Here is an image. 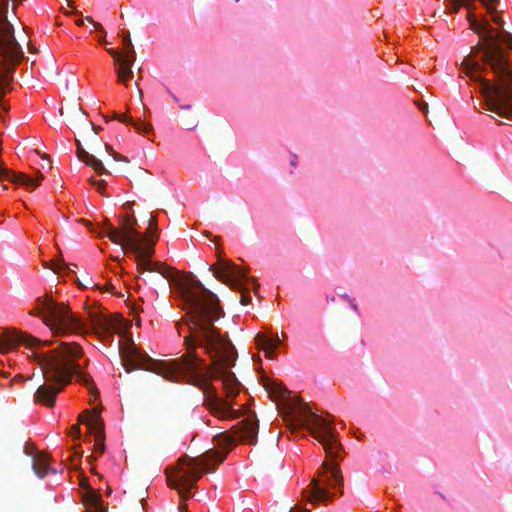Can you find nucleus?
Returning a JSON list of instances; mask_svg holds the SVG:
<instances>
[{"label":"nucleus","instance_id":"obj_1","mask_svg":"<svg viewBox=\"0 0 512 512\" xmlns=\"http://www.w3.org/2000/svg\"><path fill=\"white\" fill-rule=\"evenodd\" d=\"M107 237L136 254L140 272H156L175 286L180 307L185 311L189 333L184 336L186 353L171 361H156L141 352L134 343L121 350V360L127 372L136 369L151 371L169 381H187L204 392V405L220 420L245 418L231 430H258L254 411L235 408L229 400L238 395L241 383L230 370L236 363L237 351L232 342L222 336L214 323L224 314L218 297L193 275H184L162 262L151 260L155 242L147 240L132 224L121 223L119 228L108 224Z\"/></svg>","mask_w":512,"mask_h":512},{"label":"nucleus","instance_id":"obj_2","mask_svg":"<svg viewBox=\"0 0 512 512\" xmlns=\"http://www.w3.org/2000/svg\"><path fill=\"white\" fill-rule=\"evenodd\" d=\"M20 344L33 349L29 357L40 366L45 381L51 383L38 387L34 395L35 403L45 404L48 407L54 406L57 394L73 376L88 387L94 399L98 397L99 391L93 384L91 376L84 373L77 362L83 355L82 348L77 343L60 342L56 348L44 352L41 348L51 345V341H41L16 329H4L1 332L0 352L6 353Z\"/></svg>","mask_w":512,"mask_h":512},{"label":"nucleus","instance_id":"obj_3","mask_svg":"<svg viewBox=\"0 0 512 512\" xmlns=\"http://www.w3.org/2000/svg\"><path fill=\"white\" fill-rule=\"evenodd\" d=\"M462 66L465 75L479 84L488 110L512 119V69L503 48L491 43L485 48L484 66L468 60Z\"/></svg>","mask_w":512,"mask_h":512},{"label":"nucleus","instance_id":"obj_4","mask_svg":"<svg viewBox=\"0 0 512 512\" xmlns=\"http://www.w3.org/2000/svg\"><path fill=\"white\" fill-rule=\"evenodd\" d=\"M265 388L273 400H283L286 416L292 417L299 425L307 428L313 437L322 444L325 453L331 459L340 457L341 444L337 440L332 423L315 414L309 405L300 398L291 397V392L282 383L269 381Z\"/></svg>","mask_w":512,"mask_h":512},{"label":"nucleus","instance_id":"obj_5","mask_svg":"<svg viewBox=\"0 0 512 512\" xmlns=\"http://www.w3.org/2000/svg\"><path fill=\"white\" fill-rule=\"evenodd\" d=\"M35 314L41 315L43 322L57 336L86 331L84 322L68 306L56 302L51 296L37 299Z\"/></svg>","mask_w":512,"mask_h":512},{"label":"nucleus","instance_id":"obj_6","mask_svg":"<svg viewBox=\"0 0 512 512\" xmlns=\"http://www.w3.org/2000/svg\"><path fill=\"white\" fill-rule=\"evenodd\" d=\"M23 58L20 45L14 37V28L7 20L0 22V109L7 110L4 96L13 67Z\"/></svg>","mask_w":512,"mask_h":512},{"label":"nucleus","instance_id":"obj_7","mask_svg":"<svg viewBox=\"0 0 512 512\" xmlns=\"http://www.w3.org/2000/svg\"><path fill=\"white\" fill-rule=\"evenodd\" d=\"M343 477L338 464L322 463L317 477L311 480V487L303 491V496L312 504L332 501L334 494L330 489L342 487Z\"/></svg>","mask_w":512,"mask_h":512},{"label":"nucleus","instance_id":"obj_8","mask_svg":"<svg viewBox=\"0 0 512 512\" xmlns=\"http://www.w3.org/2000/svg\"><path fill=\"white\" fill-rule=\"evenodd\" d=\"M122 41L124 47L126 48V52L122 53L112 48L107 49V51L117 64L115 69L117 82L127 85V82L134 76L132 68L136 61V51L132 44L129 33L123 36Z\"/></svg>","mask_w":512,"mask_h":512},{"label":"nucleus","instance_id":"obj_9","mask_svg":"<svg viewBox=\"0 0 512 512\" xmlns=\"http://www.w3.org/2000/svg\"><path fill=\"white\" fill-rule=\"evenodd\" d=\"M209 269L218 280L229 284L232 287H240L241 281L244 279L250 280L253 283L254 291H256L260 286L255 278H247V270L236 266L231 261L219 259L217 264L210 266Z\"/></svg>","mask_w":512,"mask_h":512},{"label":"nucleus","instance_id":"obj_10","mask_svg":"<svg viewBox=\"0 0 512 512\" xmlns=\"http://www.w3.org/2000/svg\"><path fill=\"white\" fill-rule=\"evenodd\" d=\"M90 326L98 335L112 334L118 329V316L106 315L102 311L89 312Z\"/></svg>","mask_w":512,"mask_h":512},{"label":"nucleus","instance_id":"obj_11","mask_svg":"<svg viewBox=\"0 0 512 512\" xmlns=\"http://www.w3.org/2000/svg\"><path fill=\"white\" fill-rule=\"evenodd\" d=\"M76 143H77V156L81 161H83L85 164H87L88 166L93 168L94 171L98 175L109 174V172L105 169L101 160H99L94 155L88 153L84 149V147L82 146L81 142L78 139H76Z\"/></svg>","mask_w":512,"mask_h":512},{"label":"nucleus","instance_id":"obj_12","mask_svg":"<svg viewBox=\"0 0 512 512\" xmlns=\"http://www.w3.org/2000/svg\"><path fill=\"white\" fill-rule=\"evenodd\" d=\"M85 413L89 414L90 417L85 419L82 415H79V422L86 424L90 433L96 436L104 435V423L100 415V411L94 409L89 412L88 410Z\"/></svg>","mask_w":512,"mask_h":512},{"label":"nucleus","instance_id":"obj_13","mask_svg":"<svg viewBox=\"0 0 512 512\" xmlns=\"http://www.w3.org/2000/svg\"><path fill=\"white\" fill-rule=\"evenodd\" d=\"M255 342L259 348L264 350L265 356L270 359L274 358V349L280 345V340L278 337L272 339L260 333L256 335Z\"/></svg>","mask_w":512,"mask_h":512},{"label":"nucleus","instance_id":"obj_14","mask_svg":"<svg viewBox=\"0 0 512 512\" xmlns=\"http://www.w3.org/2000/svg\"><path fill=\"white\" fill-rule=\"evenodd\" d=\"M7 173L11 176L10 182L22 184L27 187H37L40 184L41 179H43V175L41 173L39 174V178L37 180L30 178L24 173H17L14 171Z\"/></svg>","mask_w":512,"mask_h":512},{"label":"nucleus","instance_id":"obj_15","mask_svg":"<svg viewBox=\"0 0 512 512\" xmlns=\"http://www.w3.org/2000/svg\"><path fill=\"white\" fill-rule=\"evenodd\" d=\"M33 470L40 478H44L49 471L56 473L55 470L49 467L46 457L39 456L33 460Z\"/></svg>","mask_w":512,"mask_h":512},{"label":"nucleus","instance_id":"obj_16","mask_svg":"<svg viewBox=\"0 0 512 512\" xmlns=\"http://www.w3.org/2000/svg\"><path fill=\"white\" fill-rule=\"evenodd\" d=\"M87 501L91 503L95 512H107V508L103 506L100 495L94 490L91 491V495H87Z\"/></svg>","mask_w":512,"mask_h":512},{"label":"nucleus","instance_id":"obj_17","mask_svg":"<svg viewBox=\"0 0 512 512\" xmlns=\"http://www.w3.org/2000/svg\"><path fill=\"white\" fill-rule=\"evenodd\" d=\"M496 39L498 45H500L499 42H502L512 51V34L510 32L503 30L496 36Z\"/></svg>","mask_w":512,"mask_h":512},{"label":"nucleus","instance_id":"obj_18","mask_svg":"<svg viewBox=\"0 0 512 512\" xmlns=\"http://www.w3.org/2000/svg\"><path fill=\"white\" fill-rule=\"evenodd\" d=\"M447 6H449L451 13H458L462 7L467 9L469 3L462 0H451L447 2Z\"/></svg>","mask_w":512,"mask_h":512},{"label":"nucleus","instance_id":"obj_19","mask_svg":"<svg viewBox=\"0 0 512 512\" xmlns=\"http://www.w3.org/2000/svg\"><path fill=\"white\" fill-rule=\"evenodd\" d=\"M49 268L56 273L60 272L64 268L71 270L70 267L64 263V260L61 256L57 259L52 260Z\"/></svg>","mask_w":512,"mask_h":512},{"label":"nucleus","instance_id":"obj_20","mask_svg":"<svg viewBox=\"0 0 512 512\" xmlns=\"http://www.w3.org/2000/svg\"><path fill=\"white\" fill-rule=\"evenodd\" d=\"M138 132H142V133H149L152 131V126L151 124L149 123H145V122H133V125H132Z\"/></svg>","mask_w":512,"mask_h":512},{"label":"nucleus","instance_id":"obj_21","mask_svg":"<svg viewBox=\"0 0 512 512\" xmlns=\"http://www.w3.org/2000/svg\"><path fill=\"white\" fill-rule=\"evenodd\" d=\"M95 450L103 453L105 451L104 435L95 437Z\"/></svg>","mask_w":512,"mask_h":512},{"label":"nucleus","instance_id":"obj_22","mask_svg":"<svg viewBox=\"0 0 512 512\" xmlns=\"http://www.w3.org/2000/svg\"><path fill=\"white\" fill-rule=\"evenodd\" d=\"M483 5L486 7L487 9V12L489 14H492L495 10H496V3L499 1V0H481Z\"/></svg>","mask_w":512,"mask_h":512},{"label":"nucleus","instance_id":"obj_23","mask_svg":"<svg viewBox=\"0 0 512 512\" xmlns=\"http://www.w3.org/2000/svg\"><path fill=\"white\" fill-rule=\"evenodd\" d=\"M112 118H117L120 122L130 123L131 125H133V122H135L130 116L126 114H114Z\"/></svg>","mask_w":512,"mask_h":512},{"label":"nucleus","instance_id":"obj_24","mask_svg":"<svg viewBox=\"0 0 512 512\" xmlns=\"http://www.w3.org/2000/svg\"><path fill=\"white\" fill-rule=\"evenodd\" d=\"M69 434L74 439H78L81 436L79 424H74L69 431Z\"/></svg>","mask_w":512,"mask_h":512},{"label":"nucleus","instance_id":"obj_25","mask_svg":"<svg viewBox=\"0 0 512 512\" xmlns=\"http://www.w3.org/2000/svg\"><path fill=\"white\" fill-rule=\"evenodd\" d=\"M146 237L147 240H153L155 243H156V240L158 238L157 236V228H150L149 227V230L147 232V235H144Z\"/></svg>","mask_w":512,"mask_h":512},{"label":"nucleus","instance_id":"obj_26","mask_svg":"<svg viewBox=\"0 0 512 512\" xmlns=\"http://www.w3.org/2000/svg\"><path fill=\"white\" fill-rule=\"evenodd\" d=\"M108 224H111V223L109 222L108 219H105L104 226L99 227V231H97L99 237H104V236L107 237Z\"/></svg>","mask_w":512,"mask_h":512},{"label":"nucleus","instance_id":"obj_27","mask_svg":"<svg viewBox=\"0 0 512 512\" xmlns=\"http://www.w3.org/2000/svg\"><path fill=\"white\" fill-rule=\"evenodd\" d=\"M6 172H12V170H9L7 168H0V179L2 181H10L11 176Z\"/></svg>","mask_w":512,"mask_h":512},{"label":"nucleus","instance_id":"obj_28","mask_svg":"<svg viewBox=\"0 0 512 512\" xmlns=\"http://www.w3.org/2000/svg\"><path fill=\"white\" fill-rule=\"evenodd\" d=\"M122 222L125 224H132L133 227H135V225H137V219L133 215H129V214L123 218Z\"/></svg>","mask_w":512,"mask_h":512},{"label":"nucleus","instance_id":"obj_29","mask_svg":"<svg viewBox=\"0 0 512 512\" xmlns=\"http://www.w3.org/2000/svg\"><path fill=\"white\" fill-rule=\"evenodd\" d=\"M196 125H197V121L195 119H186V120H184V126L187 129H189V130L195 128Z\"/></svg>","mask_w":512,"mask_h":512},{"label":"nucleus","instance_id":"obj_30","mask_svg":"<svg viewBox=\"0 0 512 512\" xmlns=\"http://www.w3.org/2000/svg\"><path fill=\"white\" fill-rule=\"evenodd\" d=\"M97 190L104 195V189L106 187V181L105 180H98L97 185L95 186Z\"/></svg>","mask_w":512,"mask_h":512},{"label":"nucleus","instance_id":"obj_31","mask_svg":"<svg viewBox=\"0 0 512 512\" xmlns=\"http://www.w3.org/2000/svg\"><path fill=\"white\" fill-rule=\"evenodd\" d=\"M148 224L150 228H157V217L156 215H150V218L148 220Z\"/></svg>","mask_w":512,"mask_h":512},{"label":"nucleus","instance_id":"obj_32","mask_svg":"<svg viewBox=\"0 0 512 512\" xmlns=\"http://www.w3.org/2000/svg\"><path fill=\"white\" fill-rule=\"evenodd\" d=\"M80 222L83 223L91 232H96V229L90 221L81 219Z\"/></svg>","mask_w":512,"mask_h":512},{"label":"nucleus","instance_id":"obj_33","mask_svg":"<svg viewBox=\"0 0 512 512\" xmlns=\"http://www.w3.org/2000/svg\"><path fill=\"white\" fill-rule=\"evenodd\" d=\"M113 157H114L115 160H120V161H123V162H129L127 157H125V156H123V155H121L119 153H116V152L113 153Z\"/></svg>","mask_w":512,"mask_h":512},{"label":"nucleus","instance_id":"obj_34","mask_svg":"<svg viewBox=\"0 0 512 512\" xmlns=\"http://www.w3.org/2000/svg\"><path fill=\"white\" fill-rule=\"evenodd\" d=\"M289 512H311L310 510L308 509H304V508H301V507H298V506H295L293 508H291L289 510Z\"/></svg>","mask_w":512,"mask_h":512},{"label":"nucleus","instance_id":"obj_35","mask_svg":"<svg viewBox=\"0 0 512 512\" xmlns=\"http://www.w3.org/2000/svg\"><path fill=\"white\" fill-rule=\"evenodd\" d=\"M250 301H251V298L249 296H246V295L242 294V296H241V303L243 305H247L248 303H250Z\"/></svg>","mask_w":512,"mask_h":512},{"label":"nucleus","instance_id":"obj_36","mask_svg":"<svg viewBox=\"0 0 512 512\" xmlns=\"http://www.w3.org/2000/svg\"><path fill=\"white\" fill-rule=\"evenodd\" d=\"M492 20H493L494 23H496L498 25L503 24V20L498 15H493L492 14Z\"/></svg>","mask_w":512,"mask_h":512},{"label":"nucleus","instance_id":"obj_37","mask_svg":"<svg viewBox=\"0 0 512 512\" xmlns=\"http://www.w3.org/2000/svg\"><path fill=\"white\" fill-rule=\"evenodd\" d=\"M80 484H81V486H82L83 488L89 489V490H90V492L93 490V489H91V487L89 486L87 479H83V480L81 481V483H80Z\"/></svg>","mask_w":512,"mask_h":512},{"label":"nucleus","instance_id":"obj_38","mask_svg":"<svg viewBox=\"0 0 512 512\" xmlns=\"http://www.w3.org/2000/svg\"><path fill=\"white\" fill-rule=\"evenodd\" d=\"M89 125L91 126L95 134H97L101 130V127L95 126L92 122H89Z\"/></svg>","mask_w":512,"mask_h":512},{"label":"nucleus","instance_id":"obj_39","mask_svg":"<svg viewBox=\"0 0 512 512\" xmlns=\"http://www.w3.org/2000/svg\"><path fill=\"white\" fill-rule=\"evenodd\" d=\"M93 26L96 30L103 31V26L99 22H93Z\"/></svg>","mask_w":512,"mask_h":512},{"label":"nucleus","instance_id":"obj_40","mask_svg":"<svg viewBox=\"0 0 512 512\" xmlns=\"http://www.w3.org/2000/svg\"><path fill=\"white\" fill-rule=\"evenodd\" d=\"M179 512H188V508L186 504H182L178 508Z\"/></svg>","mask_w":512,"mask_h":512},{"label":"nucleus","instance_id":"obj_41","mask_svg":"<svg viewBox=\"0 0 512 512\" xmlns=\"http://www.w3.org/2000/svg\"><path fill=\"white\" fill-rule=\"evenodd\" d=\"M296 164H297V156L293 155L292 160H291V165L295 167Z\"/></svg>","mask_w":512,"mask_h":512},{"label":"nucleus","instance_id":"obj_42","mask_svg":"<svg viewBox=\"0 0 512 512\" xmlns=\"http://www.w3.org/2000/svg\"><path fill=\"white\" fill-rule=\"evenodd\" d=\"M76 25L82 26L84 24V20L82 18H79L75 21Z\"/></svg>","mask_w":512,"mask_h":512},{"label":"nucleus","instance_id":"obj_43","mask_svg":"<svg viewBox=\"0 0 512 512\" xmlns=\"http://www.w3.org/2000/svg\"><path fill=\"white\" fill-rule=\"evenodd\" d=\"M89 182H90L93 186H96L98 181H97V180H95V178H94V177H90V178H89Z\"/></svg>","mask_w":512,"mask_h":512},{"label":"nucleus","instance_id":"obj_44","mask_svg":"<svg viewBox=\"0 0 512 512\" xmlns=\"http://www.w3.org/2000/svg\"><path fill=\"white\" fill-rule=\"evenodd\" d=\"M85 19L87 22L92 23V24H93V22H95L91 16H87Z\"/></svg>","mask_w":512,"mask_h":512},{"label":"nucleus","instance_id":"obj_45","mask_svg":"<svg viewBox=\"0 0 512 512\" xmlns=\"http://www.w3.org/2000/svg\"><path fill=\"white\" fill-rule=\"evenodd\" d=\"M137 90H138L137 95H139V97L141 99L143 96V91L140 88H138Z\"/></svg>","mask_w":512,"mask_h":512},{"label":"nucleus","instance_id":"obj_46","mask_svg":"<svg viewBox=\"0 0 512 512\" xmlns=\"http://www.w3.org/2000/svg\"><path fill=\"white\" fill-rule=\"evenodd\" d=\"M99 41H100V42H102V43H107V41L104 39V37H101V38L99 39Z\"/></svg>","mask_w":512,"mask_h":512},{"label":"nucleus","instance_id":"obj_47","mask_svg":"<svg viewBox=\"0 0 512 512\" xmlns=\"http://www.w3.org/2000/svg\"><path fill=\"white\" fill-rule=\"evenodd\" d=\"M66 2H68L70 6H72V4H73L72 0H66Z\"/></svg>","mask_w":512,"mask_h":512},{"label":"nucleus","instance_id":"obj_48","mask_svg":"<svg viewBox=\"0 0 512 512\" xmlns=\"http://www.w3.org/2000/svg\"><path fill=\"white\" fill-rule=\"evenodd\" d=\"M134 88H137V89L139 88V85L137 82H135Z\"/></svg>","mask_w":512,"mask_h":512},{"label":"nucleus","instance_id":"obj_49","mask_svg":"<svg viewBox=\"0 0 512 512\" xmlns=\"http://www.w3.org/2000/svg\"><path fill=\"white\" fill-rule=\"evenodd\" d=\"M110 288H113V285H112V284H109V286H108V287H106V289H107V290H108V289H110Z\"/></svg>","mask_w":512,"mask_h":512}]
</instances>
